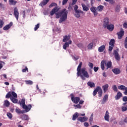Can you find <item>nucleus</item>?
<instances>
[{
	"label": "nucleus",
	"mask_w": 127,
	"mask_h": 127,
	"mask_svg": "<svg viewBox=\"0 0 127 127\" xmlns=\"http://www.w3.org/2000/svg\"><path fill=\"white\" fill-rule=\"evenodd\" d=\"M94 44H93V43H90L88 44V45L87 46V48L89 50H91V49H93V46Z\"/></svg>",
	"instance_id": "nucleus-38"
},
{
	"label": "nucleus",
	"mask_w": 127,
	"mask_h": 127,
	"mask_svg": "<svg viewBox=\"0 0 127 127\" xmlns=\"http://www.w3.org/2000/svg\"><path fill=\"white\" fill-rule=\"evenodd\" d=\"M105 63H106V62L104 60L101 63V68L102 70H105Z\"/></svg>",
	"instance_id": "nucleus-34"
},
{
	"label": "nucleus",
	"mask_w": 127,
	"mask_h": 127,
	"mask_svg": "<svg viewBox=\"0 0 127 127\" xmlns=\"http://www.w3.org/2000/svg\"><path fill=\"white\" fill-rule=\"evenodd\" d=\"M25 82L27 85H32L33 84V82L31 80H25Z\"/></svg>",
	"instance_id": "nucleus-40"
},
{
	"label": "nucleus",
	"mask_w": 127,
	"mask_h": 127,
	"mask_svg": "<svg viewBox=\"0 0 127 127\" xmlns=\"http://www.w3.org/2000/svg\"><path fill=\"white\" fill-rule=\"evenodd\" d=\"M119 90H122V91H125L124 92V95H127V87H126L124 85H121L118 86Z\"/></svg>",
	"instance_id": "nucleus-6"
},
{
	"label": "nucleus",
	"mask_w": 127,
	"mask_h": 127,
	"mask_svg": "<svg viewBox=\"0 0 127 127\" xmlns=\"http://www.w3.org/2000/svg\"><path fill=\"white\" fill-rule=\"evenodd\" d=\"M36 88H37V91H39V92H40V90L39 89V87H38V85H36Z\"/></svg>",
	"instance_id": "nucleus-61"
},
{
	"label": "nucleus",
	"mask_w": 127,
	"mask_h": 127,
	"mask_svg": "<svg viewBox=\"0 0 127 127\" xmlns=\"http://www.w3.org/2000/svg\"><path fill=\"white\" fill-rule=\"evenodd\" d=\"M39 26H40L39 24H37V25H35V27L34 28L35 31H36V30H37L39 28Z\"/></svg>",
	"instance_id": "nucleus-49"
},
{
	"label": "nucleus",
	"mask_w": 127,
	"mask_h": 127,
	"mask_svg": "<svg viewBox=\"0 0 127 127\" xmlns=\"http://www.w3.org/2000/svg\"><path fill=\"white\" fill-rule=\"evenodd\" d=\"M104 119L105 121H107V122H110V113H109L108 111H107L105 113Z\"/></svg>",
	"instance_id": "nucleus-15"
},
{
	"label": "nucleus",
	"mask_w": 127,
	"mask_h": 127,
	"mask_svg": "<svg viewBox=\"0 0 127 127\" xmlns=\"http://www.w3.org/2000/svg\"><path fill=\"white\" fill-rule=\"evenodd\" d=\"M19 103L20 105H22V108L25 110L26 113L29 112L32 108V106L31 104H29L28 105H25V99L24 98H23L21 101H19Z\"/></svg>",
	"instance_id": "nucleus-3"
},
{
	"label": "nucleus",
	"mask_w": 127,
	"mask_h": 127,
	"mask_svg": "<svg viewBox=\"0 0 127 127\" xmlns=\"http://www.w3.org/2000/svg\"><path fill=\"white\" fill-rule=\"evenodd\" d=\"M11 94L12 96V97L13 98H17V94H16V93L15 92H14V91H12L11 93Z\"/></svg>",
	"instance_id": "nucleus-41"
},
{
	"label": "nucleus",
	"mask_w": 127,
	"mask_h": 127,
	"mask_svg": "<svg viewBox=\"0 0 127 127\" xmlns=\"http://www.w3.org/2000/svg\"><path fill=\"white\" fill-rule=\"evenodd\" d=\"M106 28H107L109 31H113L115 28V26L113 24H109L106 26Z\"/></svg>",
	"instance_id": "nucleus-21"
},
{
	"label": "nucleus",
	"mask_w": 127,
	"mask_h": 127,
	"mask_svg": "<svg viewBox=\"0 0 127 127\" xmlns=\"http://www.w3.org/2000/svg\"><path fill=\"white\" fill-rule=\"evenodd\" d=\"M79 117V113L76 112L72 116V121H76V119Z\"/></svg>",
	"instance_id": "nucleus-26"
},
{
	"label": "nucleus",
	"mask_w": 127,
	"mask_h": 127,
	"mask_svg": "<svg viewBox=\"0 0 127 127\" xmlns=\"http://www.w3.org/2000/svg\"><path fill=\"white\" fill-rule=\"evenodd\" d=\"M58 10H59L58 8L55 7L50 12V14L52 16L55 13L56 18H60L59 20V23H62V22L65 21L68 17V10L66 8H64L60 12H58Z\"/></svg>",
	"instance_id": "nucleus-1"
},
{
	"label": "nucleus",
	"mask_w": 127,
	"mask_h": 127,
	"mask_svg": "<svg viewBox=\"0 0 127 127\" xmlns=\"http://www.w3.org/2000/svg\"><path fill=\"white\" fill-rule=\"evenodd\" d=\"M13 23L12 22H10L8 24L6 25L4 27H3V30H8L10 27H11L13 25Z\"/></svg>",
	"instance_id": "nucleus-11"
},
{
	"label": "nucleus",
	"mask_w": 127,
	"mask_h": 127,
	"mask_svg": "<svg viewBox=\"0 0 127 127\" xmlns=\"http://www.w3.org/2000/svg\"><path fill=\"white\" fill-rule=\"evenodd\" d=\"M113 90L114 91V92H118V87H117V85H114L112 86Z\"/></svg>",
	"instance_id": "nucleus-43"
},
{
	"label": "nucleus",
	"mask_w": 127,
	"mask_h": 127,
	"mask_svg": "<svg viewBox=\"0 0 127 127\" xmlns=\"http://www.w3.org/2000/svg\"><path fill=\"white\" fill-rule=\"evenodd\" d=\"M90 10L93 13L94 15L97 16L98 15V12H97V8L95 6H92L90 8Z\"/></svg>",
	"instance_id": "nucleus-12"
},
{
	"label": "nucleus",
	"mask_w": 127,
	"mask_h": 127,
	"mask_svg": "<svg viewBox=\"0 0 127 127\" xmlns=\"http://www.w3.org/2000/svg\"><path fill=\"white\" fill-rule=\"evenodd\" d=\"M48 1H49V0H44V1L40 4V5H41V6H44V5L47 4Z\"/></svg>",
	"instance_id": "nucleus-31"
},
{
	"label": "nucleus",
	"mask_w": 127,
	"mask_h": 127,
	"mask_svg": "<svg viewBox=\"0 0 127 127\" xmlns=\"http://www.w3.org/2000/svg\"><path fill=\"white\" fill-rule=\"evenodd\" d=\"M28 72V68H27V66H25V68H24L22 70V72H23V73H25V72Z\"/></svg>",
	"instance_id": "nucleus-47"
},
{
	"label": "nucleus",
	"mask_w": 127,
	"mask_h": 127,
	"mask_svg": "<svg viewBox=\"0 0 127 127\" xmlns=\"http://www.w3.org/2000/svg\"><path fill=\"white\" fill-rule=\"evenodd\" d=\"M77 46L79 47V48H82L83 47V44L78 43L77 44Z\"/></svg>",
	"instance_id": "nucleus-53"
},
{
	"label": "nucleus",
	"mask_w": 127,
	"mask_h": 127,
	"mask_svg": "<svg viewBox=\"0 0 127 127\" xmlns=\"http://www.w3.org/2000/svg\"><path fill=\"white\" fill-rule=\"evenodd\" d=\"M109 18L106 17L104 19L103 21V27L104 28H107V26L109 25Z\"/></svg>",
	"instance_id": "nucleus-9"
},
{
	"label": "nucleus",
	"mask_w": 127,
	"mask_h": 127,
	"mask_svg": "<svg viewBox=\"0 0 127 127\" xmlns=\"http://www.w3.org/2000/svg\"><path fill=\"white\" fill-rule=\"evenodd\" d=\"M122 97H123V94H122L121 92L119 91L117 93V94L115 97V100H120V99H121Z\"/></svg>",
	"instance_id": "nucleus-18"
},
{
	"label": "nucleus",
	"mask_w": 127,
	"mask_h": 127,
	"mask_svg": "<svg viewBox=\"0 0 127 127\" xmlns=\"http://www.w3.org/2000/svg\"><path fill=\"white\" fill-rule=\"evenodd\" d=\"M77 1L78 0H72L71 5H74V4H76V3H77Z\"/></svg>",
	"instance_id": "nucleus-55"
},
{
	"label": "nucleus",
	"mask_w": 127,
	"mask_h": 127,
	"mask_svg": "<svg viewBox=\"0 0 127 127\" xmlns=\"http://www.w3.org/2000/svg\"><path fill=\"white\" fill-rule=\"evenodd\" d=\"M123 100L124 102H127V97L125 96L124 97H123Z\"/></svg>",
	"instance_id": "nucleus-58"
},
{
	"label": "nucleus",
	"mask_w": 127,
	"mask_h": 127,
	"mask_svg": "<svg viewBox=\"0 0 127 127\" xmlns=\"http://www.w3.org/2000/svg\"><path fill=\"white\" fill-rule=\"evenodd\" d=\"M108 99H109V95H108V94H106L103 97L101 104H105V103L107 102V101H108Z\"/></svg>",
	"instance_id": "nucleus-20"
},
{
	"label": "nucleus",
	"mask_w": 127,
	"mask_h": 127,
	"mask_svg": "<svg viewBox=\"0 0 127 127\" xmlns=\"http://www.w3.org/2000/svg\"><path fill=\"white\" fill-rule=\"evenodd\" d=\"M5 98L6 99H10L11 98H12V96L11 95V92H8L5 96Z\"/></svg>",
	"instance_id": "nucleus-36"
},
{
	"label": "nucleus",
	"mask_w": 127,
	"mask_h": 127,
	"mask_svg": "<svg viewBox=\"0 0 127 127\" xmlns=\"http://www.w3.org/2000/svg\"><path fill=\"white\" fill-rule=\"evenodd\" d=\"M67 2H68V0H63L62 2L63 5H65Z\"/></svg>",
	"instance_id": "nucleus-52"
},
{
	"label": "nucleus",
	"mask_w": 127,
	"mask_h": 127,
	"mask_svg": "<svg viewBox=\"0 0 127 127\" xmlns=\"http://www.w3.org/2000/svg\"><path fill=\"white\" fill-rule=\"evenodd\" d=\"M53 6H57V3H54V2H52L49 6V7L51 8Z\"/></svg>",
	"instance_id": "nucleus-45"
},
{
	"label": "nucleus",
	"mask_w": 127,
	"mask_h": 127,
	"mask_svg": "<svg viewBox=\"0 0 127 127\" xmlns=\"http://www.w3.org/2000/svg\"><path fill=\"white\" fill-rule=\"evenodd\" d=\"M84 104V100H79V104L83 105Z\"/></svg>",
	"instance_id": "nucleus-60"
},
{
	"label": "nucleus",
	"mask_w": 127,
	"mask_h": 127,
	"mask_svg": "<svg viewBox=\"0 0 127 127\" xmlns=\"http://www.w3.org/2000/svg\"><path fill=\"white\" fill-rule=\"evenodd\" d=\"M81 5L82 6L83 10L84 11H88L89 10V8L86 6V5L84 3L81 4Z\"/></svg>",
	"instance_id": "nucleus-25"
},
{
	"label": "nucleus",
	"mask_w": 127,
	"mask_h": 127,
	"mask_svg": "<svg viewBox=\"0 0 127 127\" xmlns=\"http://www.w3.org/2000/svg\"><path fill=\"white\" fill-rule=\"evenodd\" d=\"M99 89H100V86H97L96 88L94 89V90L93 92V96H95L96 95H97V93L99 92Z\"/></svg>",
	"instance_id": "nucleus-23"
},
{
	"label": "nucleus",
	"mask_w": 127,
	"mask_h": 127,
	"mask_svg": "<svg viewBox=\"0 0 127 127\" xmlns=\"http://www.w3.org/2000/svg\"><path fill=\"white\" fill-rule=\"evenodd\" d=\"M106 66H107L106 69L108 70L109 68L112 67V62H108L106 64Z\"/></svg>",
	"instance_id": "nucleus-35"
},
{
	"label": "nucleus",
	"mask_w": 127,
	"mask_h": 127,
	"mask_svg": "<svg viewBox=\"0 0 127 127\" xmlns=\"http://www.w3.org/2000/svg\"><path fill=\"white\" fill-rule=\"evenodd\" d=\"M10 100L14 104H16L18 102V100L15 97H11Z\"/></svg>",
	"instance_id": "nucleus-33"
},
{
	"label": "nucleus",
	"mask_w": 127,
	"mask_h": 127,
	"mask_svg": "<svg viewBox=\"0 0 127 127\" xmlns=\"http://www.w3.org/2000/svg\"><path fill=\"white\" fill-rule=\"evenodd\" d=\"M14 15L16 20H18V18L19 17V12L18 11V8L16 7L14 8Z\"/></svg>",
	"instance_id": "nucleus-5"
},
{
	"label": "nucleus",
	"mask_w": 127,
	"mask_h": 127,
	"mask_svg": "<svg viewBox=\"0 0 127 127\" xmlns=\"http://www.w3.org/2000/svg\"><path fill=\"white\" fill-rule=\"evenodd\" d=\"M112 72H113L115 75H119V74L121 73V70L120 68H116L112 69Z\"/></svg>",
	"instance_id": "nucleus-16"
},
{
	"label": "nucleus",
	"mask_w": 127,
	"mask_h": 127,
	"mask_svg": "<svg viewBox=\"0 0 127 127\" xmlns=\"http://www.w3.org/2000/svg\"><path fill=\"white\" fill-rule=\"evenodd\" d=\"M127 105L126 106H122V112H127Z\"/></svg>",
	"instance_id": "nucleus-44"
},
{
	"label": "nucleus",
	"mask_w": 127,
	"mask_h": 127,
	"mask_svg": "<svg viewBox=\"0 0 127 127\" xmlns=\"http://www.w3.org/2000/svg\"><path fill=\"white\" fill-rule=\"evenodd\" d=\"M105 49L106 47L105 45H102L98 48V51L99 52H103Z\"/></svg>",
	"instance_id": "nucleus-24"
},
{
	"label": "nucleus",
	"mask_w": 127,
	"mask_h": 127,
	"mask_svg": "<svg viewBox=\"0 0 127 127\" xmlns=\"http://www.w3.org/2000/svg\"><path fill=\"white\" fill-rule=\"evenodd\" d=\"M71 100L74 104H78L80 102V97L74 96L73 93L70 94Z\"/></svg>",
	"instance_id": "nucleus-4"
},
{
	"label": "nucleus",
	"mask_w": 127,
	"mask_h": 127,
	"mask_svg": "<svg viewBox=\"0 0 127 127\" xmlns=\"http://www.w3.org/2000/svg\"><path fill=\"white\" fill-rule=\"evenodd\" d=\"M114 47H113V46H109V51L110 52H112V51L113 50V49H114Z\"/></svg>",
	"instance_id": "nucleus-50"
},
{
	"label": "nucleus",
	"mask_w": 127,
	"mask_h": 127,
	"mask_svg": "<svg viewBox=\"0 0 127 127\" xmlns=\"http://www.w3.org/2000/svg\"><path fill=\"white\" fill-rule=\"evenodd\" d=\"M20 118L23 121H29V117L28 115L23 114L20 116Z\"/></svg>",
	"instance_id": "nucleus-19"
},
{
	"label": "nucleus",
	"mask_w": 127,
	"mask_h": 127,
	"mask_svg": "<svg viewBox=\"0 0 127 127\" xmlns=\"http://www.w3.org/2000/svg\"><path fill=\"white\" fill-rule=\"evenodd\" d=\"M4 105L5 106V107H8L10 104L8 100H5L4 102Z\"/></svg>",
	"instance_id": "nucleus-39"
},
{
	"label": "nucleus",
	"mask_w": 127,
	"mask_h": 127,
	"mask_svg": "<svg viewBox=\"0 0 127 127\" xmlns=\"http://www.w3.org/2000/svg\"><path fill=\"white\" fill-rule=\"evenodd\" d=\"M103 89L104 93H106L108 91V88H109V84H105L102 86Z\"/></svg>",
	"instance_id": "nucleus-27"
},
{
	"label": "nucleus",
	"mask_w": 127,
	"mask_h": 127,
	"mask_svg": "<svg viewBox=\"0 0 127 127\" xmlns=\"http://www.w3.org/2000/svg\"><path fill=\"white\" fill-rule=\"evenodd\" d=\"M88 86H89L90 88H95V83L93 82L89 81L87 83Z\"/></svg>",
	"instance_id": "nucleus-28"
},
{
	"label": "nucleus",
	"mask_w": 127,
	"mask_h": 127,
	"mask_svg": "<svg viewBox=\"0 0 127 127\" xmlns=\"http://www.w3.org/2000/svg\"><path fill=\"white\" fill-rule=\"evenodd\" d=\"M84 127H89V123L85 122L84 123Z\"/></svg>",
	"instance_id": "nucleus-59"
},
{
	"label": "nucleus",
	"mask_w": 127,
	"mask_h": 127,
	"mask_svg": "<svg viewBox=\"0 0 127 127\" xmlns=\"http://www.w3.org/2000/svg\"><path fill=\"white\" fill-rule=\"evenodd\" d=\"M124 34H125V31H121L117 33V35L118 36V39H122L123 38V36H124Z\"/></svg>",
	"instance_id": "nucleus-17"
},
{
	"label": "nucleus",
	"mask_w": 127,
	"mask_h": 127,
	"mask_svg": "<svg viewBox=\"0 0 127 127\" xmlns=\"http://www.w3.org/2000/svg\"><path fill=\"white\" fill-rule=\"evenodd\" d=\"M116 42V41H115V39H112L110 42H109V45H110L111 46H113L114 47L115 46V43Z\"/></svg>",
	"instance_id": "nucleus-30"
},
{
	"label": "nucleus",
	"mask_w": 127,
	"mask_h": 127,
	"mask_svg": "<svg viewBox=\"0 0 127 127\" xmlns=\"http://www.w3.org/2000/svg\"><path fill=\"white\" fill-rule=\"evenodd\" d=\"M98 97L101 98L103 95V90H102V88L99 87V90H98Z\"/></svg>",
	"instance_id": "nucleus-32"
},
{
	"label": "nucleus",
	"mask_w": 127,
	"mask_h": 127,
	"mask_svg": "<svg viewBox=\"0 0 127 127\" xmlns=\"http://www.w3.org/2000/svg\"><path fill=\"white\" fill-rule=\"evenodd\" d=\"M71 38V35H66L64 36V39H63V42H67V41H69L70 39Z\"/></svg>",
	"instance_id": "nucleus-10"
},
{
	"label": "nucleus",
	"mask_w": 127,
	"mask_h": 127,
	"mask_svg": "<svg viewBox=\"0 0 127 127\" xmlns=\"http://www.w3.org/2000/svg\"><path fill=\"white\" fill-rule=\"evenodd\" d=\"M93 70H94V72H97V71H98V70H99V67H96V66H95V67L93 68Z\"/></svg>",
	"instance_id": "nucleus-56"
},
{
	"label": "nucleus",
	"mask_w": 127,
	"mask_h": 127,
	"mask_svg": "<svg viewBox=\"0 0 127 127\" xmlns=\"http://www.w3.org/2000/svg\"><path fill=\"white\" fill-rule=\"evenodd\" d=\"M125 48L127 49V43H124Z\"/></svg>",
	"instance_id": "nucleus-62"
},
{
	"label": "nucleus",
	"mask_w": 127,
	"mask_h": 127,
	"mask_svg": "<svg viewBox=\"0 0 127 127\" xmlns=\"http://www.w3.org/2000/svg\"><path fill=\"white\" fill-rule=\"evenodd\" d=\"M74 107H75V109H81L82 108V106L80 105V104H77V105H74Z\"/></svg>",
	"instance_id": "nucleus-46"
},
{
	"label": "nucleus",
	"mask_w": 127,
	"mask_h": 127,
	"mask_svg": "<svg viewBox=\"0 0 127 127\" xmlns=\"http://www.w3.org/2000/svg\"><path fill=\"white\" fill-rule=\"evenodd\" d=\"M124 122L126 123V124H127V117H126L125 120H124Z\"/></svg>",
	"instance_id": "nucleus-64"
},
{
	"label": "nucleus",
	"mask_w": 127,
	"mask_h": 127,
	"mask_svg": "<svg viewBox=\"0 0 127 127\" xmlns=\"http://www.w3.org/2000/svg\"><path fill=\"white\" fill-rule=\"evenodd\" d=\"M6 116L8 118L9 120H12V117H13L12 114L8 112V113H7Z\"/></svg>",
	"instance_id": "nucleus-37"
},
{
	"label": "nucleus",
	"mask_w": 127,
	"mask_h": 127,
	"mask_svg": "<svg viewBox=\"0 0 127 127\" xmlns=\"http://www.w3.org/2000/svg\"><path fill=\"white\" fill-rule=\"evenodd\" d=\"M10 5H15L17 3V1L15 0H9Z\"/></svg>",
	"instance_id": "nucleus-22"
},
{
	"label": "nucleus",
	"mask_w": 127,
	"mask_h": 127,
	"mask_svg": "<svg viewBox=\"0 0 127 127\" xmlns=\"http://www.w3.org/2000/svg\"><path fill=\"white\" fill-rule=\"evenodd\" d=\"M103 77H107V74H106V73L105 72L103 73Z\"/></svg>",
	"instance_id": "nucleus-63"
},
{
	"label": "nucleus",
	"mask_w": 127,
	"mask_h": 127,
	"mask_svg": "<svg viewBox=\"0 0 127 127\" xmlns=\"http://www.w3.org/2000/svg\"><path fill=\"white\" fill-rule=\"evenodd\" d=\"M77 121H78V122H80L81 123H84V122L88 121V118L87 117H79L77 119Z\"/></svg>",
	"instance_id": "nucleus-14"
},
{
	"label": "nucleus",
	"mask_w": 127,
	"mask_h": 127,
	"mask_svg": "<svg viewBox=\"0 0 127 127\" xmlns=\"http://www.w3.org/2000/svg\"><path fill=\"white\" fill-rule=\"evenodd\" d=\"M82 68V62H81L77 66L76 75L77 77H80L82 80H86V78H89V73L86 70V68Z\"/></svg>",
	"instance_id": "nucleus-2"
},
{
	"label": "nucleus",
	"mask_w": 127,
	"mask_h": 127,
	"mask_svg": "<svg viewBox=\"0 0 127 127\" xmlns=\"http://www.w3.org/2000/svg\"><path fill=\"white\" fill-rule=\"evenodd\" d=\"M113 55L117 61H120V60H121V57H120V55L117 50L114 51Z\"/></svg>",
	"instance_id": "nucleus-7"
},
{
	"label": "nucleus",
	"mask_w": 127,
	"mask_h": 127,
	"mask_svg": "<svg viewBox=\"0 0 127 127\" xmlns=\"http://www.w3.org/2000/svg\"><path fill=\"white\" fill-rule=\"evenodd\" d=\"M3 24H4V22H3V20L0 19V28H2Z\"/></svg>",
	"instance_id": "nucleus-42"
},
{
	"label": "nucleus",
	"mask_w": 127,
	"mask_h": 127,
	"mask_svg": "<svg viewBox=\"0 0 127 127\" xmlns=\"http://www.w3.org/2000/svg\"><path fill=\"white\" fill-rule=\"evenodd\" d=\"M0 8L1 9H4V4L2 3H0Z\"/></svg>",
	"instance_id": "nucleus-51"
},
{
	"label": "nucleus",
	"mask_w": 127,
	"mask_h": 127,
	"mask_svg": "<svg viewBox=\"0 0 127 127\" xmlns=\"http://www.w3.org/2000/svg\"><path fill=\"white\" fill-rule=\"evenodd\" d=\"M75 13L74 14V16L76 17L77 18H80L81 17V15H80V13H81L82 14H84V11L79 10L78 11H75Z\"/></svg>",
	"instance_id": "nucleus-8"
},
{
	"label": "nucleus",
	"mask_w": 127,
	"mask_h": 127,
	"mask_svg": "<svg viewBox=\"0 0 127 127\" xmlns=\"http://www.w3.org/2000/svg\"><path fill=\"white\" fill-rule=\"evenodd\" d=\"M103 9H104V6L100 5L99 6H98L97 8H96V10H98V11H102Z\"/></svg>",
	"instance_id": "nucleus-29"
},
{
	"label": "nucleus",
	"mask_w": 127,
	"mask_h": 127,
	"mask_svg": "<svg viewBox=\"0 0 127 127\" xmlns=\"http://www.w3.org/2000/svg\"><path fill=\"white\" fill-rule=\"evenodd\" d=\"M69 44H72L71 40H69L68 42H65L63 46V49H64V50H66L67 49V47H69Z\"/></svg>",
	"instance_id": "nucleus-13"
},
{
	"label": "nucleus",
	"mask_w": 127,
	"mask_h": 127,
	"mask_svg": "<svg viewBox=\"0 0 127 127\" xmlns=\"http://www.w3.org/2000/svg\"><path fill=\"white\" fill-rule=\"evenodd\" d=\"M78 8H79V6H78L77 5H75L74 7V11L80 10L79 9H78Z\"/></svg>",
	"instance_id": "nucleus-48"
},
{
	"label": "nucleus",
	"mask_w": 127,
	"mask_h": 127,
	"mask_svg": "<svg viewBox=\"0 0 127 127\" xmlns=\"http://www.w3.org/2000/svg\"><path fill=\"white\" fill-rule=\"evenodd\" d=\"M21 110L20 109H16L15 112L17 113V114H20Z\"/></svg>",
	"instance_id": "nucleus-57"
},
{
	"label": "nucleus",
	"mask_w": 127,
	"mask_h": 127,
	"mask_svg": "<svg viewBox=\"0 0 127 127\" xmlns=\"http://www.w3.org/2000/svg\"><path fill=\"white\" fill-rule=\"evenodd\" d=\"M88 65L90 68H91V69H93V67H94V64H93V63H89Z\"/></svg>",
	"instance_id": "nucleus-54"
}]
</instances>
